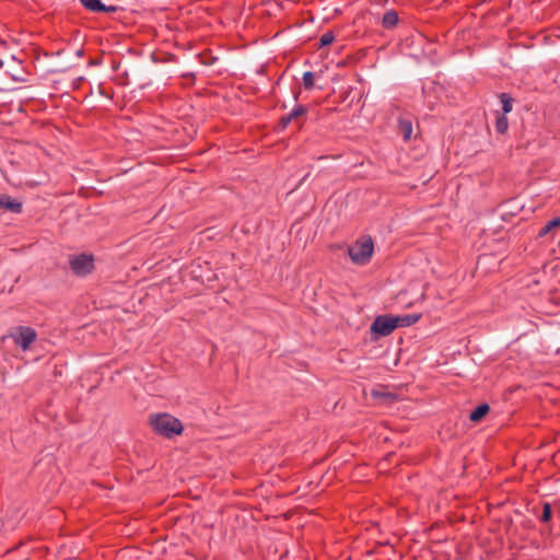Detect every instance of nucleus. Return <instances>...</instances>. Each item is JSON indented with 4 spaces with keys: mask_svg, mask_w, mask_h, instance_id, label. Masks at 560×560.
Wrapping results in <instances>:
<instances>
[{
    "mask_svg": "<svg viewBox=\"0 0 560 560\" xmlns=\"http://www.w3.org/2000/svg\"><path fill=\"white\" fill-rule=\"evenodd\" d=\"M150 425L153 431L165 438L182 434L184 427L179 419L170 413H154L150 416Z\"/></svg>",
    "mask_w": 560,
    "mask_h": 560,
    "instance_id": "1",
    "label": "nucleus"
},
{
    "mask_svg": "<svg viewBox=\"0 0 560 560\" xmlns=\"http://www.w3.org/2000/svg\"><path fill=\"white\" fill-rule=\"evenodd\" d=\"M374 250L373 241L370 236H362L348 247V254L355 265H366Z\"/></svg>",
    "mask_w": 560,
    "mask_h": 560,
    "instance_id": "2",
    "label": "nucleus"
},
{
    "mask_svg": "<svg viewBox=\"0 0 560 560\" xmlns=\"http://www.w3.org/2000/svg\"><path fill=\"white\" fill-rule=\"evenodd\" d=\"M10 337L14 343L20 347L23 351L31 348V345L36 340L37 332L30 326H18L11 334Z\"/></svg>",
    "mask_w": 560,
    "mask_h": 560,
    "instance_id": "3",
    "label": "nucleus"
},
{
    "mask_svg": "<svg viewBox=\"0 0 560 560\" xmlns=\"http://www.w3.org/2000/svg\"><path fill=\"white\" fill-rule=\"evenodd\" d=\"M69 265L77 276H85L93 270L94 259L92 255L80 254L72 256L69 260Z\"/></svg>",
    "mask_w": 560,
    "mask_h": 560,
    "instance_id": "4",
    "label": "nucleus"
},
{
    "mask_svg": "<svg viewBox=\"0 0 560 560\" xmlns=\"http://www.w3.org/2000/svg\"><path fill=\"white\" fill-rule=\"evenodd\" d=\"M371 332L381 337L390 335L396 328L393 315H380L371 325Z\"/></svg>",
    "mask_w": 560,
    "mask_h": 560,
    "instance_id": "5",
    "label": "nucleus"
},
{
    "mask_svg": "<svg viewBox=\"0 0 560 560\" xmlns=\"http://www.w3.org/2000/svg\"><path fill=\"white\" fill-rule=\"evenodd\" d=\"M81 3L88 10L92 12H115L116 8L114 5H105L102 3L101 0H80Z\"/></svg>",
    "mask_w": 560,
    "mask_h": 560,
    "instance_id": "6",
    "label": "nucleus"
},
{
    "mask_svg": "<svg viewBox=\"0 0 560 560\" xmlns=\"http://www.w3.org/2000/svg\"><path fill=\"white\" fill-rule=\"evenodd\" d=\"M0 209L9 210L13 213H20L22 211V203L12 199L10 196H0Z\"/></svg>",
    "mask_w": 560,
    "mask_h": 560,
    "instance_id": "7",
    "label": "nucleus"
},
{
    "mask_svg": "<svg viewBox=\"0 0 560 560\" xmlns=\"http://www.w3.org/2000/svg\"><path fill=\"white\" fill-rule=\"evenodd\" d=\"M420 315L417 314H410V315H393V322L395 324V328L398 327H409L413 324H416L420 319Z\"/></svg>",
    "mask_w": 560,
    "mask_h": 560,
    "instance_id": "8",
    "label": "nucleus"
},
{
    "mask_svg": "<svg viewBox=\"0 0 560 560\" xmlns=\"http://www.w3.org/2000/svg\"><path fill=\"white\" fill-rule=\"evenodd\" d=\"M398 14L394 10L386 11L382 19V25L385 28H393L398 23Z\"/></svg>",
    "mask_w": 560,
    "mask_h": 560,
    "instance_id": "9",
    "label": "nucleus"
},
{
    "mask_svg": "<svg viewBox=\"0 0 560 560\" xmlns=\"http://www.w3.org/2000/svg\"><path fill=\"white\" fill-rule=\"evenodd\" d=\"M560 228V217L553 218L548 221L538 232V237L547 236L555 229Z\"/></svg>",
    "mask_w": 560,
    "mask_h": 560,
    "instance_id": "10",
    "label": "nucleus"
},
{
    "mask_svg": "<svg viewBox=\"0 0 560 560\" xmlns=\"http://www.w3.org/2000/svg\"><path fill=\"white\" fill-rule=\"evenodd\" d=\"M489 406L487 404L479 405L476 409H474L470 415L469 419L472 422L480 421L488 412H489Z\"/></svg>",
    "mask_w": 560,
    "mask_h": 560,
    "instance_id": "11",
    "label": "nucleus"
},
{
    "mask_svg": "<svg viewBox=\"0 0 560 560\" xmlns=\"http://www.w3.org/2000/svg\"><path fill=\"white\" fill-rule=\"evenodd\" d=\"M499 97L502 103L503 115H506L508 113H510L512 110V98L506 93L500 94Z\"/></svg>",
    "mask_w": 560,
    "mask_h": 560,
    "instance_id": "12",
    "label": "nucleus"
},
{
    "mask_svg": "<svg viewBox=\"0 0 560 560\" xmlns=\"http://www.w3.org/2000/svg\"><path fill=\"white\" fill-rule=\"evenodd\" d=\"M509 128V120L505 115H501L497 118L495 121V130L497 132L503 135Z\"/></svg>",
    "mask_w": 560,
    "mask_h": 560,
    "instance_id": "13",
    "label": "nucleus"
},
{
    "mask_svg": "<svg viewBox=\"0 0 560 560\" xmlns=\"http://www.w3.org/2000/svg\"><path fill=\"white\" fill-rule=\"evenodd\" d=\"M372 396L374 398H382V399H388L393 400L395 398V395L387 392L385 388H375L372 390Z\"/></svg>",
    "mask_w": 560,
    "mask_h": 560,
    "instance_id": "14",
    "label": "nucleus"
},
{
    "mask_svg": "<svg viewBox=\"0 0 560 560\" xmlns=\"http://www.w3.org/2000/svg\"><path fill=\"white\" fill-rule=\"evenodd\" d=\"M400 130L404 135L405 140H409L412 133V125L409 120H401L399 122Z\"/></svg>",
    "mask_w": 560,
    "mask_h": 560,
    "instance_id": "15",
    "label": "nucleus"
},
{
    "mask_svg": "<svg viewBox=\"0 0 560 560\" xmlns=\"http://www.w3.org/2000/svg\"><path fill=\"white\" fill-rule=\"evenodd\" d=\"M315 84V75L311 71H306L303 74V85L306 90H311L314 88Z\"/></svg>",
    "mask_w": 560,
    "mask_h": 560,
    "instance_id": "16",
    "label": "nucleus"
},
{
    "mask_svg": "<svg viewBox=\"0 0 560 560\" xmlns=\"http://www.w3.org/2000/svg\"><path fill=\"white\" fill-rule=\"evenodd\" d=\"M335 39V36L331 32L324 33L319 38L320 46H328L330 45Z\"/></svg>",
    "mask_w": 560,
    "mask_h": 560,
    "instance_id": "17",
    "label": "nucleus"
},
{
    "mask_svg": "<svg viewBox=\"0 0 560 560\" xmlns=\"http://www.w3.org/2000/svg\"><path fill=\"white\" fill-rule=\"evenodd\" d=\"M551 518V508L548 503L544 505L542 514H541V522L547 523Z\"/></svg>",
    "mask_w": 560,
    "mask_h": 560,
    "instance_id": "18",
    "label": "nucleus"
},
{
    "mask_svg": "<svg viewBox=\"0 0 560 560\" xmlns=\"http://www.w3.org/2000/svg\"><path fill=\"white\" fill-rule=\"evenodd\" d=\"M306 113V109L303 106H296L294 107L291 113L289 114L292 119H295L300 116H303Z\"/></svg>",
    "mask_w": 560,
    "mask_h": 560,
    "instance_id": "19",
    "label": "nucleus"
},
{
    "mask_svg": "<svg viewBox=\"0 0 560 560\" xmlns=\"http://www.w3.org/2000/svg\"><path fill=\"white\" fill-rule=\"evenodd\" d=\"M291 120H292L291 116L288 115V116L281 118V124L283 125V127H285L291 122Z\"/></svg>",
    "mask_w": 560,
    "mask_h": 560,
    "instance_id": "20",
    "label": "nucleus"
}]
</instances>
